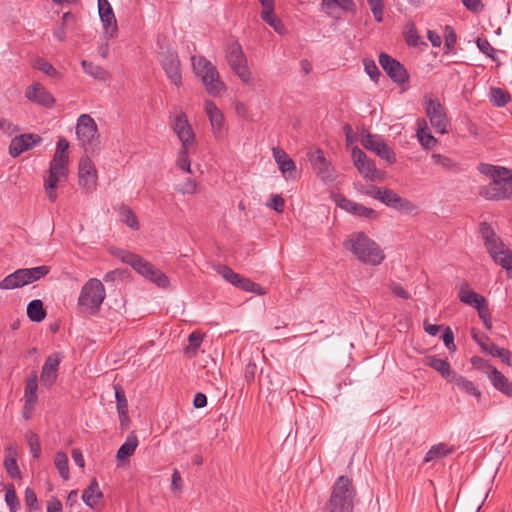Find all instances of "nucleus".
<instances>
[{"label":"nucleus","instance_id":"f257e3e1","mask_svg":"<svg viewBox=\"0 0 512 512\" xmlns=\"http://www.w3.org/2000/svg\"><path fill=\"white\" fill-rule=\"evenodd\" d=\"M69 142L61 137L56 144V150L49 163L47 174L44 175V189L48 199L55 202L57 199V186L68 178L69 174Z\"/></svg>","mask_w":512,"mask_h":512},{"label":"nucleus","instance_id":"f03ea898","mask_svg":"<svg viewBox=\"0 0 512 512\" xmlns=\"http://www.w3.org/2000/svg\"><path fill=\"white\" fill-rule=\"evenodd\" d=\"M343 247L363 264L380 265L385 255L380 246L364 232H354L347 236Z\"/></svg>","mask_w":512,"mask_h":512},{"label":"nucleus","instance_id":"7ed1b4c3","mask_svg":"<svg viewBox=\"0 0 512 512\" xmlns=\"http://www.w3.org/2000/svg\"><path fill=\"white\" fill-rule=\"evenodd\" d=\"M356 489L347 476H339L332 486L324 512H353Z\"/></svg>","mask_w":512,"mask_h":512},{"label":"nucleus","instance_id":"20e7f679","mask_svg":"<svg viewBox=\"0 0 512 512\" xmlns=\"http://www.w3.org/2000/svg\"><path fill=\"white\" fill-rule=\"evenodd\" d=\"M191 61L194 74L201 80L209 95L215 97L225 91L226 86L211 61L203 56H192Z\"/></svg>","mask_w":512,"mask_h":512},{"label":"nucleus","instance_id":"39448f33","mask_svg":"<svg viewBox=\"0 0 512 512\" xmlns=\"http://www.w3.org/2000/svg\"><path fill=\"white\" fill-rule=\"evenodd\" d=\"M106 298L103 283L97 278H90L81 287L77 307L81 313L95 315Z\"/></svg>","mask_w":512,"mask_h":512},{"label":"nucleus","instance_id":"423d86ee","mask_svg":"<svg viewBox=\"0 0 512 512\" xmlns=\"http://www.w3.org/2000/svg\"><path fill=\"white\" fill-rule=\"evenodd\" d=\"M481 234L487 252L494 262L508 271L512 270V251L505 247L494 230L485 222L481 223Z\"/></svg>","mask_w":512,"mask_h":512},{"label":"nucleus","instance_id":"0eeeda50","mask_svg":"<svg viewBox=\"0 0 512 512\" xmlns=\"http://www.w3.org/2000/svg\"><path fill=\"white\" fill-rule=\"evenodd\" d=\"M51 268L41 265L32 268H20L0 281L1 290H14L34 283L50 273Z\"/></svg>","mask_w":512,"mask_h":512},{"label":"nucleus","instance_id":"6e6552de","mask_svg":"<svg viewBox=\"0 0 512 512\" xmlns=\"http://www.w3.org/2000/svg\"><path fill=\"white\" fill-rule=\"evenodd\" d=\"M122 260L129 264L137 273L153 282L156 286L160 288L168 287V277L142 257L135 254L126 253Z\"/></svg>","mask_w":512,"mask_h":512},{"label":"nucleus","instance_id":"1a4fd4ad","mask_svg":"<svg viewBox=\"0 0 512 512\" xmlns=\"http://www.w3.org/2000/svg\"><path fill=\"white\" fill-rule=\"evenodd\" d=\"M225 54L232 71L243 83L250 84L252 82V73L248 68L247 59L241 45L236 41L228 43L225 49Z\"/></svg>","mask_w":512,"mask_h":512},{"label":"nucleus","instance_id":"9d476101","mask_svg":"<svg viewBox=\"0 0 512 512\" xmlns=\"http://www.w3.org/2000/svg\"><path fill=\"white\" fill-rule=\"evenodd\" d=\"M423 107L431 126L439 134L448 133L449 119L440 101L433 95H426Z\"/></svg>","mask_w":512,"mask_h":512},{"label":"nucleus","instance_id":"9b49d317","mask_svg":"<svg viewBox=\"0 0 512 512\" xmlns=\"http://www.w3.org/2000/svg\"><path fill=\"white\" fill-rule=\"evenodd\" d=\"M169 119L170 126L181 142V146L193 147L196 143V135L186 113L180 109L175 110Z\"/></svg>","mask_w":512,"mask_h":512},{"label":"nucleus","instance_id":"f8f14e48","mask_svg":"<svg viewBox=\"0 0 512 512\" xmlns=\"http://www.w3.org/2000/svg\"><path fill=\"white\" fill-rule=\"evenodd\" d=\"M76 135L85 151H89L98 143V127L89 114H81L77 119Z\"/></svg>","mask_w":512,"mask_h":512},{"label":"nucleus","instance_id":"ddd939ff","mask_svg":"<svg viewBox=\"0 0 512 512\" xmlns=\"http://www.w3.org/2000/svg\"><path fill=\"white\" fill-rule=\"evenodd\" d=\"M478 171L492 180L488 185L483 186L480 190V195L485 199H489L488 195L486 194L488 192H500L497 189L500 188V185L494 186V184H501L502 181H506L510 174V170L505 167L495 166L487 163L479 164Z\"/></svg>","mask_w":512,"mask_h":512},{"label":"nucleus","instance_id":"4468645a","mask_svg":"<svg viewBox=\"0 0 512 512\" xmlns=\"http://www.w3.org/2000/svg\"><path fill=\"white\" fill-rule=\"evenodd\" d=\"M472 363L488 376L495 389L506 396L512 397V382L503 373L480 358H473Z\"/></svg>","mask_w":512,"mask_h":512},{"label":"nucleus","instance_id":"2eb2a0df","mask_svg":"<svg viewBox=\"0 0 512 512\" xmlns=\"http://www.w3.org/2000/svg\"><path fill=\"white\" fill-rule=\"evenodd\" d=\"M313 170L324 182H333L336 179V171L331 162L326 159L322 149L317 148L307 153Z\"/></svg>","mask_w":512,"mask_h":512},{"label":"nucleus","instance_id":"dca6fc26","mask_svg":"<svg viewBox=\"0 0 512 512\" xmlns=\"http://www.w3.org/2000/svg\"><path fill=\"white\" fill-rule=\"evenodd\" d=\"M78 183L86 192H92L97 187L98 174L95 164L88 156L81 157L78 166Z\"/></svg>","mask_w":512,"mask_h":512},{"label":"nucleus","instance_id":"f3484780","mask_svg":"<svg viewBox=\"0 0 512 512\" xmlns=\"http://www.w3.org/2000/svg\"><path fill=\"white\" fill-rule=\"evenodd\" d=\"M361 144L365 149L374 152L388 163L393 164L396 162L394 151L386 144L381 136L368 133L363 136Z\"/></svg>","mask_w":512,"mask_h":512},{"label":"nucleus","instance_id":"a211bd4d","mask_svg":"<svg viewBox=\"0 0 512 512\" xmlns=\"http://www.w3.org/2000/svg\"><path fill=\"white\" fill-rule=\"evenodd\" d=\"M160 63L170 82L179 87L182 84V74L177 53L173 50L162 52Z\"/></svg>","mask_w":512,"mask_h":512},{"label":"nucleus","instance_id":"6ab92c4d","mask_svg":"<svg viewBox=\"0 0 512 512\" xmlns=\"http://www.w3.org/2000/svg\"><path fill=\"white\" fill-rule=\"evenodd\" d=\"M204 110L208 117L213 136L217 139L222 138L226 134L224 114L211 100L204 102Z\"/></svg>","mask_w":512,"mask_h":512},{"label":"nucleus","instance_id":"aec40b11","mask_svg":"<svg viewBox=\"0 0 512 512\" xmlns=\"http://www.w3.org/2000/svg\"><path fill=\"white\" fill-rule=\"evenodd\" d=\"M458 297L461 302L476 308L479 316L484 318L488 313V305L486 299L474 292L468 282H463L459 288Z\"/></svg>","mask_w":512,"mask_h":512},{"label":"nucleus","instance_id":"412c9836","mask_svg":"<svg viewBox=\"0 0 512 512\" xmlns=\"http://www.w3.org/2000/svg\"><path fill=\"white\" fill-rule=\"evenodd\" d=\"M379 64L388 76L397 84H404L408 80L405 67L386 53L379 55Z\"/></svg>","mask_w":512,"mask_h":512},{"label":"nucleus","instance_id":"4be33fe9","mask_svg":"<svg viewBox=\"0 0 512 512\" xmlns=\"http://www.w3.org/2000/svg\"><path fill=\"white\" fill-rule=\"evenodd\" d=\"M98 13L103 24L104 34L110 38L118 35V26L115 14L108 0H98Z\"/></svg>","mask_w":512,"mask_h":512},{"label":"nucleus","instance_id":"5701e85b","mask_svg":"<svg viewBox=\"0 0 512 512\" xmlns=\"http://www.w3.org/2000/svg\"><path fill=\"white\" fill-rule=\"evenodd\" d=\"M352 159L359 173L368 180H375L378 177V170L372 160L358 147L352 149Z\"/></svg>","mask_w":512,"mask_h":512},{"label":"nucleus","instance_id":"b1692460","mask_svg":"<svg viewBox=\"0 0 512 512\" xmlns=\"http://www.w3.org/2000/svg\"><path fill=\"white\" fill-rule=\"evenodd\" d=\"M42 138L37 134H22L12 139L9 146V153L12 157H18L25 151L40 144Z\"/></svg>","mask_w":512,"mask_h":512},{"label":"nucleus","instance_id":"393cba45","mask_svg":"<svg viewBox=\"0 0 512 512\" xmlns=\"http://www.w3.org/2000/svg\"><path fill=\"white\" fill-rule=\"evenodd\" d=\"M61 361L62 355L60 353H53L46 358L40 375L43 385L51 386L55 382Z\"/></svg>","mask_w":512,"mask_h":512},{"label":"nucleus","instance_id":"a878e982","mask_svg":"<svg viewBox=\"0 0 512 512\" xmlns=\"http://www.w3.org/2000/svg\"><path fill=\"white\" fill-rule=\"evenodd\" d=\"M25 97L34 103L47 107L52 106L55 102L52 94L38 82L27 87Z\"/></svg>","mask_w":512,"mask_h":512},{"label":"nucleus","instance_id":"bb28decb","mask_svg":"<svg viewBox=\"0 0 512 512\" xmlns=\"http://www.w3.org/2000/svg\"><path fill=\"white\" fill-rule=\"evenodd\" d=\"M272 153L282 175L286 179L294 178L296 173V165L295 162L288 156V154L283 149L278 147H274Z\"/></svg>","mask_w":512,"mask_h":512},{"label":"nucleus","instance_id":"cd10ccee","mask_svg":"<svg viewBox=\"0 0 512 512\" xmlns=\"http://www.w3.org/2000/svg\"><path fill=\"white\" fill-rule=\"evenodd\" d=\"M416 137L425 150H431L438 145V140L432 135L424 118H418L416 121Z\"/></svg>","mask_w":512,"mask_h":512},{"label":"nucleus","instance_id":"c85d7f7f","mask_svg":"<svg viewBox=\"0 0 512 512\" xmlns=\"http://www.w3.org/2000/svg\"><path fill=\"white\" fill-rule=\"evenodd\" d=\"M424 363L437 371L447 382L456 374V372L451 369L450 363L445 359L437 358L436 356H427L424 359Z\"/></svg>","mask_w":512,"mask_h":512},{"label":"nucleus","instance_id":"c756f323","mask_svg":"<svg viewBox=\"0 0 512 512\" xmlns=\"http://www.w3.org/2000/svg\"><path fill=\"white\" fill-rule=\"evenodd\" d=\"M448 383H453L459 390L477 399L482 395L481 391L472 381L458 373H456Z\"/></svg>","mask_w":512,"mask_h":512},{"label":"nucleus","instance_id":"7c9ffc66","mask_svg":"<svg viewBox=\"0 0 512 512\" xmlns=\"http://www.w3.org/2000/svg\"><path fill=\"white\" fill-rule=\"evenodd\" d=\"M103 493L99 488V484L96 479H92L89 486L83 491L82 500L90 508L97 506Z\"/></svg>","mask_w":512,"mask_h":512},{"label":"nucleus","instance_id":"2f4dec72","mask_svg":"<svg viewBox=\"0 0 512 512\" xmlns=\"http://www.w3.org/2000/svg\"><path fill=\"white\" fill-rule=\"evenodd\" d=\"M454 452V447L447 443L440 442L431 446V448L426 453L423 463H429L434 460H438L444 458Z\"/></svg>","mask_w":512,"mask_h":512},{"label":"nucleus","instance_id":"473e14b6","mask_svg":"<svg viewBox=\"0 0 512 512\" xmlns=\"http://www.w3.org/2000/svg\"><path fill=\"white\" fill-rule=\"evenodd\" d=\"M81 66H82L83 71L87 75H89L90 77H92L96 80L106 82L111 78L110 73L106 69H104L100 65L94 64L93 62L83 60L81 62Z\"/></svg>","mask_w":512,"mask_h":512},{"label":"nucleus","instance_id":"72a5a7b5","mask_svg":"<svg viewBox=\"0 0 512 512\" xmlns=\"http://www.w3.org/2000/svg\"><path fill=\"white\" fill-rule=\"evenodd\" d=\"M138 446V438L134 433L127 436L125 442L117 451V459L123 461L131 457Z\"/></svg>","mask_w":512,"mask_h":512},{"label":"nucleus","instance_id":"f704fd0d","mask_svg":"<svg viewBox=\"0 0 512 512\" xmlns=\"http://www.w3.org/2000/svg\"><path fill=\"white\" fill-rule=\"evenodd\" d=\"M261 18L264 22L271 26L278 34L284 33L285 26L274 13V5H271L269 8H263L261 12Z\"/></svg>","mask_w":512,"mask_h":512},{"label":"nucleus","instance_id":"c9c22d12","mask_svg":"<svg viewBox=\"0 0 512 512\" xmlns=\"http://www.w3.org/2000/svg\"><path fill=\"white\" fill-rule=\"evenodd\" d=\"M3 464L11 478L19 479L21 477V472L17 464L16 452L12 447L7 448V455L5 456Z\"/></svg>","mask_w":512,"mask_h":512},{"label":"nucleus","instance_id":"e433bc0d","mask_svg":"<svg viewBox=\"0 0 512 512\" xmlns=\"http://www.w3.org/2000/svg\"><path fill=\"white\" fill-rule=\"evenodd\" d=\"M37 389H38V378L37 374L33 373L26 380L24 398L27 400L28 408L31 407L32 404H36L37 402Z\"/></svg>","mask_w":512,"mask_h":512},{"label":"nucleus","instance_id":"4c0bfd02","mask_svg":"<svg viewBox=\"0 0 512 512\" xmlns=\"http://www.w3.org/2000/svg\"><path fill=\"white\" fill-rule=\"evenodd\" d=\"M27 316L33 322H41L46 317L43 302L39 299L32 300L27 305Z\"/></svg>","mask_w":512,"mask_h":512},{"label":"nucleus","instance_id":"58836bf2","mask_svg":"<svg viewBox=\"0 0 512 512\" xmlns=\"http://www.w3.org/2000/svg\"><path fill=\"white\" fill-rule=\"evenodd\" d=\"M490 102L496 107H504L511 101L510 94L499 87H491L489 90Z\"/></svg>","mask_w":512,"mask_h":512},{"label":"nucleus","instance_id":"ea45409f","mask_svg":"<svg viewBox=\"0 0 512 512\" xmlns=\"http://www.w3.org/2000/svg\"><path fill=\"white\" fill-rule=\"evenodd\" d=\"M494 186H497V184H494ZM498 186H499V184H498ZM497 189L500 192L486 193L489 197V200L512 198V176L509 174L508 179L506 181H502L500 184V188H497Z\"/></svg>","mask_w":512,"mask_h":512},{"label":"nucleus","instance_id":"a19ab883","mask_svg":"<svg viewBox=\"0 0 512 512\" xmlns=\"http://www.w3.org/2000/svg\"><path fill=\"white\" fill-rule=\"evenodd\" d=\"M119 213L122 221L131 229L138 230L140 225L136 214L132 211L129 206L122 205L119 208Z\"/></svg>","mask_w":512,"mask_h":512},{"label":"nucleus","instance_id":"79ce46f5","mask_svg":"<svg viewBox=\"0 0 512 512\" xmlns=\"http://www.w3.org/2000/svg\"><path fill=\"white\" fill-rule=\"evenodd\" d=\"M55 466L64 480L70 478L69 472V461L68 457L64 452H57L54 459Z\"/></svg>","mask_w":512,"mask_h":512},{"label":"nucleus","instance_id":"37998d69","mask_svg":"<svg viewBox=\"0 0 512 512\" xmlns=\"http://www.w3.org/2000/svg\"><path fill=\"white\" fill-rule=\"evenodd\" d=\"M33 67L47 76L56 78L61 77V74L55 69V67L43 58H37L33 63Z\"/></svg>","mask_w":512,"mask_h":512},{"label":"nucleus","instance_id":"c03bdc74","mask_svg":"<svg viewBox=\"0 0 512 512\" xmlns=\"http://www.w3.org/2000/svg\"><path fill=\"white\" fill-rule=\"evenodd\" d=\"M335 203L337 206H339L341 209L355 215L359 209L360 204L346 198L345 196L341 194H336L333 197Z\"/></svg>","mask_w":512,"mask_h":512},{"label":"nucleus","instance_id":"a18cd8bd","mask_svg":"<svg viewBox=\"0 0 512 512\" xmlns=\"http://www.w3.org/2000/svg\"><path fill=\"white\" fill-rule=\"evenodd\" d=\"M389 207L404 213H411L416 210V206L411 201L399 196L398 194L395 196Z\"/></svg>","mask_w":512,"mask_h":512},{"label":"nucleus","instance_id":"49530a36","mask_svg":"<svg viewBox=\"0 0 512 512\" xmlns=\"http://www.w3.org/2000/svg\"><path fill=\"white\" fill-rule=\"evenodd\" d=\"M114 390L118 415L125 416V413H128V402L124 390L119 385L114 386Z\"/></svg>","mask_w":512,"mask_h":512},{"label":"nucleus","instance_id":"de8ad7c7","mask_svg":"<svg viewBox=\"0 0 512 512\" xmlns=\"http://www.w3.org/2000/svg\"><path fill=\"white\" fill-rule=\"evenodd\" d=\"M191 147L181 146L177 155V166L186 173H191V162L189 159V149Z\"/></svg>","mask_w":512,"mask_h":512},{"label":"nucleus","instance_id":"09e8293b","mask_svg":"<svg viewBox=\"0 0 512 512\" xmlns=\"http://www.w3.org/2000/svg\"><path fill=\"white\" fill-rule=\"evenodd\" d=\"M235 287H238L243 291L254 292L258 295L265 294L264 289L260 285L252 282L250 279L245 278L243 276H240L239 281L237 282Z\"/></svg>","mask_w":512,"mask_h":512},{"label":"nucleus","instance_id":"8fccbe9b","mask_svg":"<svg viewBox=\"0 0 512 512\" xmlns=\"http://www.w3.org/2000/svg\"><path fill=\"white\" fill-rule=\"evenodd\" d=\"M26 440L28 442L30 452L32 453L33 457L38 458L41 452L39 437L37 436L36 433L28 431L26 433Z\"/></svg>","mask_w":512,"mask_h":512},{"label":"nucleus","instance_id":"3c124183","mask_svg":"<svg viewBox=\"0 0 512 512\" xmlns=\"http://www.w3.org/2000/svg\"><path fill=\"white\" fill-rule=\"evenodd\" d=\"M5 502L9 506L10 512H16L19 506L18 497L13 485L6 487Z\"/></svg>","mask_w":512,"mask_h":512},{"label":"nucleus","instance_id":"603ef678","mask_svg":"<svg viewBox=\"0 0 512 512\" xmlns=\"http://www.w3.org/2000/svg\"><path fill=\"white\" fill-rule=\"evenodd\" d=\"M431 158L434 162V164L446 169V170H453L456 168V163L449 157L441 155L439 153H433L431 155Z\"/></svg>","mask_w":512,"mask_h":512},{"label":"nucleus","instance_id":"864d4df0","mask_svg":"<svg viewBox=\"0 0 512 512\" xmlns=\"http://www.w3.org/2000/svg\"><path fill=\"white\" fill-rule=\"evenodd\" d=\"M476 45L483 54H485L487 57L491 58L494 61L496 60V50L486 38H478L476 40Z\"/></svg>","mask_w":512,"mask_h":512},{"label":"nucleus","instance_id":"5fc2aeb1","mask_svg":"<svg viewBox=\"0 0 512 512\" xmlns=\"http://www.w3.org/2000/svg\"><path fill=\"white\" fill-rule=\"evenodd\" d=\"M219 274L229 283L236 286L237 282L239 281L240 274L234 272L230 267L228 266H221L218 270Z\"/></svg>","mask_w":512,"mask_h":512},{"label":"nucleus","instance_id":"6e6d98bb","mask_svg":"<svg viewBox=\"0 0 512 512\" xmlns=\"http://www.w3.org/2000/svg\"><path fill=\"white\" fill-rule=\"evenodd\" d=\"M396 195L397 193L388 188H383V190H375L376 199L380 200L388 207L391 205Z\"/></svg>","mask_w":512,"mask_h":512},{"label":"nucleus","instance_id":"4d7b16f0","mask_svg":"<svg viewBox=\"0 0 512 512\" xmlns=\"http://www.w3.org/2000/svg\"><path fill=\"white\" fill-rule=\"evenodd\" d=\"M197 183L191 178H188L179 188H177V191L182 194H194L197 192Z\"/></svg>","mask_w":512,"mask_h":512},{"label":"nucleus","instance_id":"13d9d810","mask_svg":"<svg viewBox=\"0 0 512 512\" xmlns=\"http://www.w3.org/2000/svg\"><path fill=\"white\" fill-rule=\"evenodd\" d=\"M364 68H365V72L370 76V78L373 81L377 82L378 77L380 76V71H379L378 67L376 66L375 62L372 60L365 61Z\"/></svg>","mask_w":512,"mask_h":512},{"label":"nucleus","instance_id":"bf43d9fd","mask_svg":"<svg viewBox=\"0 0 512 512\" xmlns=\"http://www.w3.org/2000/svg\"><path fill=\"white\" fill-rule=\"evenodd\" d=\"M371 8V12L373 14L374 19L377 22L383 21V14H384V3L383 1L377 2V3H371L369 4Z\"/></svg>","mask_w":512,"mask_h":512},{"label":"nucleus","instance_id":"052dcab7","mask_svg":"<svg viewBox=\"0 0 512 512\" xmlns=\"http://www.w3.org/2000/svg\"><path fill=\"white\" fill-rule=\"evenodd\" d=\"M284 205V199L280 195L274 194L270 197V202L268 203V206L274 209L275 211L282 212Z\"/></svg>","mask_w":512,"mask_h":512},{"label":"nucleus","instance_id":"680f3d73","mask_svg":"<svg viewBox=\"0 0 512 512\" xmlns=\"http://www.w3.org/2000/svg\"><path fill=\"white\" fill-rule=\"evenodd\" d=\"M37 496L33 489L27 487L25 490V503L31 509H35L37 507Z\"/></svg>","mask_w":512,"mask_h":512},{"label":"nucleus","instance_id":"e2e57ef3","mask_svg":"<svg viewBox=\"0 0 512 512\" xmlns=\"http://www.w3.org/2000/svg\"><path fill=\"white\" fill-rule=\"evenodd\" d=\"M443 342L450 351H455L454 335L449 327H447L442 336Z\"/></svg>","mask_w":512,"mask_h":512},{"label":"nucleus","instance_id":"0e129e2a","mask_svg":"<svg viewBox=\"0 0 512 512\" xmlns=\"http://www.w3.org/2000/svg\"><path fill=\"white\" fill-rule=\"evenodd\" d=\"M109 39L111 38L104 34V38L98 44V53L103 59H107L109 56Z\"/></svg>","mask_w":512,"mask_h":512},{"label":"nucleus","instance_id":"69168bd1","mask_svg":"<svg viewBox=\"0 0 512 512\" xmlns=\"http://www.w3.org/2000/svg\"><path fill=\"white\" fill-rule=\"evenodd\" d=\"M463 5L472 12H480L484 5L481 0H462Z\"/></svg>","mask_w":512,"mask_h":512},{"label":"nucleus","instance_id":"338daca9","mask_svg":"<svg viewBox=\"0 0 512 512\" xmlns=\"http://www.w3.org/2000/svg\"><path fill=\"white\" fill-rule=\"evenodd\" d=\"M390 290L395 296L402 299H409L410 297L409 293L398 283L392 282L390 284Z\"/></svg>","mask_w":512,"mask_h":512},{"label":"nucleus","instance_id":"774afa93","mask_svg":"<svg viewBox=\"0 0 512 512\" xmlns=\"http://www.w3.org/2000/svg\"><path fill=\"white\" fill-rule=\"evenodd\" d=\"M190 347L198 349L203 341V335L200 332H192L188 338Z\"/></svg>","mask_w":512,"mask_h":512}]
</instances>
